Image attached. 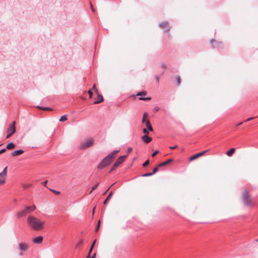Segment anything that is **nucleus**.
Listing matches in <instances>:
<instances>
[{"label":"nucleus","mask_w":258,"mask_h":258,"mask_svg":"<svg viewBox=\"0 0 258 258\" xmlns=\"http://www.w3.org/2000/svg\"><path fill=\"white\" fill-rule=\"evenodd\" d=\"M27 223L32 229L36 231L45 228V221L32 215L28 216Z\"/></svg>","instance_id":"f257e3e1"},{"label":"nucleus","mask_w":258,"mask_h":258,"mask_svg":"<svg viewBox=\"0 0 258 258\" xmlns=\"http://www.w3.org/2000/svg\"><path fill=\"white\" fill-rule=\"evenodd\" d=\"M119 152V150H114L110 154H108L101 161V162L98 165V168L99 169H103L105 167L109 165L112 160L114 158V156Z\"/></svg>","instance_id":"f03ea898"},{"label":"nucleus","mask_w":258,"mask_h":258,"mask_svg":"<svg viewBox=\"0 0 258 258\" xmlns=\"http://www.w3.org/2000/svg\"><path fill=\"white\" fill-rule=\"evenodd\" d=\"M35 209L36 207L34 205L31 206L25 207L23 210H22L17 213V217L18 218H20L22 217L33 212Z\"/></svg>","instance_id":"7ed1b4c3"},{"label":"nucleus","mask_w":258,"mask_h":258,"mask_svg":"<svg viewBox=\"0 0 258 258\" xmlns=\"http://www.w3.org/2000/svg\"><path fill=\"white\" fill-rule=\"evenodd\" d=\"M94 143V140L93 138H88L84 139L80 144V149L85 150L91 147Z\"/></svg>","instance_id":"20e7f679"},{"label":"nucleus","mask_w":258,"mask_h":258,"mask_svg":"<svg viewBox=\"0 0 258 258\" xmlns=\"http://www.w3.org/2000/svg\"><path fill=\"white\" fill-rule=\"evenodd\" d=\"M242 200L244 204L246 206H251L252 205V201L248 196V191L247 190L244 191L242 196Z\"/></svg>","instance_id":"39448f33"},{"label":"nucleus","mask_w":258,"mask_h":258,"mask_svg":"<svg viewBox=\"0 0 258 258\" xmlns=\"http://www.w3.org/2000/svg\"><path fill=\"white\" fill-rule=\"evenodd\" d=\"M15 124L16 122L14 121L9 125L7 130L8 135L6 137L7 139L9 138L12 135H13L16 132Z\"/></svg>","instance_id":"423d86ee"},{"label":"nucleus","mask_w":258,"mask_h":258,"mask_svg":"<svg viewBox=\"0 0 258 258\" xmlns=\"http://www.w3.org/2000/svg\"><path fill=\"white\" fill-rule=\"evenodd\" d=\"M127 157V155L121 156L119 157L115 161L113 166L110 169L109 172L113 171L116 168H117L120 164H121L124 160L125 158Z\"/></svg>","instance_id":"0eeeda50"},{"label":"nucleus","mask_w":258,"mask_h":258,"mask_svg":"<svg viewBox=\"0 0 258 258\" xmlns=\"http://www.w3.org/2000/svg\"><path fill=\"white\" fill-rule=\"evenodd\" d=\"M7 174V167H6L3 171L0 173V185L4 184L6 182V177Z\"/></svg>","instance_id":"6e6552de"},{"label":"nucleus","mask_w":258,"mask_h":258,"mask_svg":"<svg viewBox=\"0 0 258 258\" xmlns=\"http://www.w3.org/2000/svg\"><path fill=\"white\" fill-rule=\"evenodd\" d=\"M207 150H206V151H204L203 152H202L201 153H198L197 154H195V155L192 156L191 157H190L189 160L191 161H193V160L196 159L197 158L203 155L205 153L207 152Z\"/></svg>","instance_id":"1a4fd4ad"},{"label":"nucleus","mask_w":258,"mask_h":258,"mask_svg":"<svg viewBox=\"0 0 258 258\" xmlns=\"http://www.w3.org/2000/svg\"><path fill=\"white\" fill-rule=\"evenodd\" d=\"M43 239V238L42 236H39L34 238L32 241L35 244H40L42 242Z\"/></svg>","instance_id":"9d476101"},{"label":"nucleus","mask_w":258,"mask_h":258,"mask_svg":"<svg viewBox=\"0 0 258 258\" xmlns=\"http://www.w3.org/2000/svg\"><path fill=\"white\" fill-rule=\"evenodd\" d=\"M97 95V98H96V100L94 102V103L96 104L100 103L103 101V96L99 94V93H96Z\"/></svg>","instance_id":"9b49d317"},{"label":"nucleus","mask_w":258,"mask_h":258,"mask_svg":"<svg viewBox=\"0 0 258 258\" xmlns=\"http://www.w3.org/2000/svg\"><path fill=\"white\" fill-rule=\"evenodd\" d=\"M19 248H20V250L22 251H26L28 248V244H27L26 243H19Z\"/></svg>","instance_id":"f8f14e48"},{"label":"nucleus","mask_w":258,"mask_h":258,"mask_svg":"<svg viewBox=\"0 0 258 258\" xmlns=\"http://www.w3.org/2000/svg\"><path fill=\"white\" fill-rule=\"evenodd\" d=\"M152 139L145 135L142 137V140L146 143H149L152 141Z\"/></svg>","instance_id":"ddd939ff"},{"label":"nucleus","mask_w":258,"mask_h":258,"mask_svg":"<svg viewBox=\"0 0 258 258\" xmlns=\"http://www.w3.org/2000/svg\"><path fill=\"white\" fill-rule=\"evenodd\" d=\"M23 153H24V151L23 150L20 149V150H18L15 151L13 152H12V155L13 156H16L21 155V154H23Z\"/></svg>","instance_id":"4468645a"},{"label":"nucleus","mask_w":258,"mask_h":258,"mask_svg":"<svg viewBox=\"0 0 258 258\" xmlns=\"http://www.w3.org/2000/svg\"><path fill=\"white\" fill-rule=\"evenodd\" d=\"M172 161V159H169L165 162H163L158 164V167H162L163 166H165V165H167L168 164L171 163Z\"/></svg>","instance_id":"2eb2a0df"},{"label":"nucleus","mask_w":258,"mask_h":258,"mask_svg":"<svg viewBox=\"0 0 258 258\" xmlns=\"http://www.w3.org/2000/svg\"><path fill=\"white\" fill-rule=\"evenodd\" d=\"M235 150L234 148H231V149H230L226 153V155L229 156V157H230L232 155V154L234 153Z\"/></svg>","instance_id":"dca6fc26"},{"label":"nucleus","mask_w":258,"mask_h":258,"mask_svg":"<svg viewBox=\"0 0 258 258\" xmlns=\"http://www.w3.org/2000/svg\"><path fill=\"white\" fill-rule=\"evenodd\" d=\"M146 126L149 131H153V128H152V127L151 125V123L149 120H147L146 121Z\"/></svg>","instance_id":"f3484780"},{"label":"nucleus","mask_w":258,"mask_h":258,"mask_svg":"<svg viewBox=\"0 0 258 258\" xmlns=\"http://www.w3.org/2000/svg\"><path fill=\"white\" fill-rule=\"evenodd\" d=\"M211 43L212 44L213 46L214 47H215L216 46H219V44H220V43L219 42H217L214 39H212L211 40Z\"/></svg>","instance_id":"a211bd4d"},{"label":"nucleus","mask_w":258,"mask_h":258,"mask_svg":"<svg viewBox=\"0 0 258 258\" xmlns=\"http://www.w3.org/2000/svg\"><path fill=\"white\" fill-rule=\"evenodd\" d=\"M15 147V144L13 143H10L7 145L6 148L8 149H12Z\"/></svg>","instance_id":"6ab92c4d"},{"label":"nucleus","mask_w":258,"mask_h":258,"mask_svg":"<svg viewBox=\"0 0 258 258\" xmlns=\"http://www.w3.org/2000/svg\"><path fill=\"white\" fill-rule=\"evenodd\" d=\"M95 242H96V240H95L93 241V243L92 244V245H91V247H90V250H89V253H88V255H87V256L86 258H88V257L90 256V253H91V252H92V249H93V247H94V245H95Z\"/></svg>","instance_id":"aec40b11"},{"label":"nucleus","mask_w":258,"mask_h":258,"mask_svg":"<svg viewBox=\"0 0 258 258\" xmlns=\"http://www.w3.org/2000/svg\"><path fill=\"white\" fill-rule=\"evenodd\" d=\"M112 194H113L112 191H111V192L109 194V195H108V196L107 197V198H106V199L105 200V201H104V202H103V204H104V205L106 204V203L107 201L108 200H109V199L111 198V197L112 196Z\"/></svg>","instance_id":"412c9836"},{"label":"nucleus","mask_w":258,"mask_h":258,"mask_svg":"<svg viewBox=\"0 0 258 258\" xmlns=\"http://www.w3.org/2000/svg\"><path fill=\"white\" fill-rule=\"evenodd\" d=\"M168 26V22H164L159 24V26L162 28H164Z\"/></svg>","instance_id":"4be33fe9"},{"label":"nucleus","mask_w":258,"mask_h":258,"mask_svg":"<svg viewBox=\"0 0 258 258\" xmlns=\"http://www.w3.org/2000/svg\"><path fill=\"white\" fill-rule=\"evenodd\" d=\"M146 94L147 93L145 91H142V92H138L137 94V96H145L146 95Z\"/></svg>","instance_id":"5701e85b"},{"label":"nucleus","mask_w":258,"mask_h":258,"mask_svg":"<svg viewBox=\"0 0 258 258\" xmlns=\"http://www.w3.org/2000/svg\"><path fill=\"white\" fill-rule=\"evenodd\" d=\"M67 120V118L66 115H62L59 119L60 121H64Z\"/></svg>","instance_id":"b1692460"},{"label":"nucleus","mask_w":258,"mask_h":258,"mask_svg":"<svg viewBox=\"0 0 258 258\" xmlns=\"http://www.w3.org/2000/svg\"><path fill=\"white\" fill-rule=\"evenodd\" d=\"M148 117V114L147 113H145L143 115V118H142V122H144L146 119V118Z\"/></svg>","instance_id":"393cba45"},{"label":"nucleus","mask_w":258,"mask_h":258,"mask_svg":"<svg viewBox=\"0 0 258 258\" xmlns=\"http://www.w3.org/2000/svg\"><path fill=\"white\" fill-rule=\"evenodd\" d=\"M31 186H32V184H30V183L25 184L23 185V187L25 188H28L30 187Z\"/></svg>","instance_id":"a878e982"},{"label":"nucleus","mask_w":258,"mask_h":258,"mask_svg":"<svg viewBox=\"0 0 258 258\" xmlns=\"http://www.w3.org/2000/svg\"><path fill=\"white\" fill-rule=\"evenodd\" d=\"M139 99L140 100L148 101V100H150L151 99V98L150 97H145V98L140 97L139 98Z\"/></svg>","instance_id":"bb28decb"},{"label":"nucleus","mask_w":258,"mask_h":258,"mask_svg":"<svg viewBox=\"0 0 258 258\" xmlns=\"http://www.w3.org/2000/svg\"><path fill=\"white\" fill-rule=\"evenodd\" d=\"M92 90L94 91V92L96 93H98V90L97 89V88H96V85L94 84L93 86V87H92Z\"/></svg>","instance_id":"cd10ccee"},{"label":"nucleus","mask_w":258,"mask_h":258,"mask_svg":"<svg viewBox=\"0 0 258 258\" xmlns=\"http://www.w3.org/2000/svg\"><path fill=\"white\" fill-rule=\"evenodd\" d=\"M39 108H40V109H41L42 110H52L51 108H47V107H39Z\"/></svg>","instance_id":"c85d7f7f"},{"label":"nucleus","mask_w":258,"mask_h":258,"mask_svg":"<svg viewBox=\"0 0 258 258\" xmlns=\"http://www.w3.org/2000/svg\"><path fill=\"white\" fill-rule=\"evenodd\" d=\"M152 175H153V174H152V172H151V173H146L145 174H143L142 175V176H143V177H147V176H152Z\"/></svg>","instance_id":"c756f323"},{"label":"nucleus","mask_w":258,"mask_h":258,"mask_svg":"<svg viewBox=\"0 0 258 258\" xmlns=\"http://www.w3.org/2000/svg\"><path fill=\"white\" fill-rule=\"evenodd\" d=\"M99 185V183H96L95 185H94L92 187V190L91 191V192L93 191L94 190H95L97 187V186H98Z\"/></svg>","instance_id":"7c9ffc66"},{"label":"nucleus","mask_w":258,"mask_h":258,"mask_svg":"<svg viewBox=\"0 0 258 258\" xmlns=\"http://www.w3.org/2000/svg\"><path fill=\"white\" fill-rule=\"evenodd\" d=\"M158 167H157L154 168L153 172H152L153 175L155 174L158 171Z\"/></svg>","instance_id":"2f4dec72"},{"label":"nucleus","mask_w":258,"mask_h":258,"mask_svg":"<svg viewBox=\"0 0 258 258\" xmlns=\"http://www.w3.org/2000/svg\"><path fill=\"white\" fill-rule=\"evenodd\" d=\"M149 163V161L148 160H146L143 164V166L144 167H145L146 166H147Z\"/></svg>","instance_id":"473e14b6"},{"label":"nucleus","mask_w":258,"mask_h":258,"mask_svg":"<svg viewBox=\"0 0 258 258\" xmlns=\"http://www.w3.org/2000/svg\"><path fill=\"white\" fill-rule=\"evenodd\" d=\"M100 221H98V225L96 227V232H97L99 230V227H100Z\"/></svg>","instance_id":"72a5a7b5"},{"label":"nucleus","mask_w":258,"mask_h":258,"mask_svg":"<svg viewBox=\"0 0 258 258\" xmlns=\"http://www.w3.org/2000/svg\"><path fill=\"white\" fill-rule=\"evenodd\" d=\"M88 94L89 95V98H91L92 97V96H93V93L91 91V90H89L88 91Z\"/></svg>","instance_id":"f704fd0d"},{"label":"nucleus","mask_w":258,"mask_h":258,"mask_svg":"<svg viewBox=\"0 0 258 258\" xmlns=\"http://www.w3.org/2000/svg\"><path fill=\"white\" fill-rule=\"evenodd\" d=\"M159 153L158 150L155 151L152 154V157H154L156 155H157Z\"/></svg>","instance_id":"c9c22d12"},{"label":"nucleus","mask_w":258,"mask_h":258,"mask_svg":"<svg viewBox=\"0 0 258 258\" xmlns=\"http://www.w3.org/2000/svg\"><path fill=\"white\" fill-rule=\"evenodd\" d=\"M155 79H156V81L157 83H159V79H160V77L159 76H155Z\"/></svg>","instance_id":"e433bc0d"},{"label":"nucleus","mask_w":258,"mask_h":258,"mask_svg":"<svg viewBox=\"0 0 258 258\" xmlns=\"http://www.w3.org/2000/svg\"><path fill=\"white\" fill-rule=\"evenodd\" d=\"M254 118V117H251L247 118L246 120H245V121H250V120L253 119Z\"/></svg>","instance_id":"4c0bfd02"},{"label":"nucleus","mask_w":258,"mask_h":258,"mask_svg":"<svg viewBox=\"0 0 258 258\" xmlns=\"http://www.w3.org/2000/svg\"><path fill=\"white\" fill-rule=\"evenodd\" d=\"M143 132H144V133L146 134V135L149 134L147 128H144Z\"/></svg>","instance_id":"58836bf2"},{"label":"nucleus","mask_w":258,"mask_h":258,"mask_svg":"<svg viewBox=\"0 0 258 258\" xmlns=\"http://www.w3.org/2000/svg\"><path fill=\"white\" fill-rule=\"evenodd\" d=\"M114 184V183H113L112 185H111L108 187V188L107 190H106V191H105V192H104V194H103V195H105V194H106V192L109 190V189L111 188V187L112 186H113V185Z\"/></svg>","instance_id":"ea45409f"},{"label":"nucleus","mask_w":258,"mask_h":258,"mask_svg":"<svg viewBox=\"0 0 258 258\" xmlns=\"http://www.w3.org/2000/svg\"><path fill=\"white\" fill-rule=\"evenodd\" d=\"M177 81L178 85L180 83V78L179 77H177Z\"/></svg>","instance_id":"a19ab883"},{"label":"nucleus","mask_w":258,"mask_h":258,"mask_svg":"<svg viewBox=\"0 0 258 258\" xmlns=\"http://www.w3.org/2000/svg\"><path fill=\"white\" fill-rule=\"evenodd\" d=\"M82 243V242L81 241H80L76 245V247H79Z\"/></svg>","instance_id":"79ce46f5"},{"label":"nucleus","mask_w":258,"mask_h":258,"mask_svg":"<svg viewBox=\"0 0 258 258\" xmlns=\"http://www.w3.org/2000/svg\"><path fill=\"white\" fill-rule=\"evenodd\" d=\"M132 150H133V149H132V148H131V147L128 148V149H127V153H130V152L132 151Z\"/></svg>","instance_id":"37998d69"},{"label":"nucleus","mask_w":258,"mask_h":258,"mask_svg":"<svg viewBox=\"0 0 258 258\" xmlns=\"http://www.w3.org/2000/svg\"><path fill=\"white\" fill-rule=\"evenodd\" d=\"M47 183V180H45L44 182H42V184L45 186H46Z\"/></svg>","instance_id":"c03bdc74"},{"label":"nucleus","mask_w":258,"mask_h":258,"mask_svg":"<svg viewBox=\"0 0 258 258\" xmlns=\"http://www.w3.org/2000/svg\"><path fill=\"white\" fill-rule=\"evenodd\" d=\"M51 190L53 192H54V193H55V194H59L60 193V192H59V191H56V190H53V189H51Z\"/></svg>","instance_id":"a18cd8bd"},{"label":"nucleus","mask_w":258,"mask_h":258,"mask_svg":"<svg viewBox=\"0 0 258 258\" xmlns=\"http://www.w3.org/2000/svg\"><path fill=\"white\" fill-rule=\"evenodd\" d=\"M177 148V146H173V147H172V146H170V147H169V148H170V149H172V150L174 149H176V148Z\"/></svg>","instance_id":"49530a36"},{"label":"nucleus","mask_w":258,"mask_h":258,"mask_svg":"<svg viewBox=\"0 0 258 258\" xmlns=\"http://www.w3.org/2000/svg\"><path fill=\"white\" fill-rule=\"evenodd\" d=\"M5 151H6V149L5 148L2 149L0 151V154H2V153H4Z\"/></svg>","instance_id":"de8ad7c7"},{"label":"nucleus","mask_w":258,"mask_h":258,"mask_svg":"<svg viewBox=\"0 0 258 258\" xmlns=\"http://www.w3.org/2000/svg\"><path fill=\"white\" fill-rule=\"evenodd\" d=\"M96 253H94L92 255V257H91V258H96Z\"/></svg>","instance_id":"09e8293b"},{"label":"nucleus","mask_w":258,"mask_h":258,"mask_svg":"<svg viewBox=\"0 0 258 258\" xmlns=\"http://www.w3.org/2000/svg\"><path fill=\"white\" fill-rule=\"evenodd\" d=\"M91 9H92V11L93 12H94L95 11V10L94 9L93 7V6L92 4H91Z\"/></svg>","instance_id":"8fccbe9b"},{"label":"nucleus","mask_w":258,"mask_h":258,"mask_svg":"<svg viewBox=\"0 0 258 258\" xmlns=\"http://www.w3.org/2000/svg\"><path fill=\"white\" fill-rule=\"evenodd\" d=\"M159 107H156V108H155V111H158V110H159Z\"/></svg>","instance_id":"3c124183"},{"label":"nucleus","mask_w":258,"mask_h":258,"mask_svg":"<svg viewBox=\"0 0 258 258\" xmlns=\"http://www.w3.org/2000/svg\"><path fill=\"white\" fill-rule=\"evenodd\" d=\"M242 122H240L238 124H237V126H239V125H240L241 124H242Z\"/></svg>","instance_id":"603ef678"},{"label":"nucleus","mask_w":258,"mask_h":258,"mask_svg":"<svg viewBox=\"0 0 258 258\" xmlns=\"http://www.w3.org/2000/svg\"><path fill=\"white\" fill-rule=\"evenodd\" d=\"M19 255H20V256H22V255H23V253H20L19 254Z\"/></svg>","instance_id":"864d4df0"},{"label":"nucleus","mask_w":258,"mask_h":258,"mask_svg":"<svg viewBox=\"0 0 258 258\" xmlns=\"http://www.w3.org/2000/svg\"><path fill=\"white\" fill-rule=\"evenodd\" d=\"M94 211H95V208H94V209H93V214H94Z\"/></svg>","instance_id":"5fc2aeb1"},{"label":"nucleus","mask_w":258,"mask_h":258,"mask_svg":"<svg viewBox=\"0 0 258 258\" xmlns=\"http://www.w3.org/2000/svg\"><path fill=\"white\" fill-rule=\"evenodd\" d=\"M256 241L258 242V238L256 239Z\"/></svg>","instance_id":"6e6d98bb"}]
</instances>
